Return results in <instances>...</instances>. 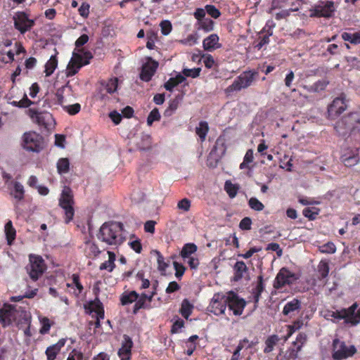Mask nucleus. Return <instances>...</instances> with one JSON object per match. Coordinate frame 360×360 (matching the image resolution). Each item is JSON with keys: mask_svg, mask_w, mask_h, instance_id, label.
<instances>
[{"mask_svg": "<svg viewBox=\"0 0 360 360\" xmlns=\"http://www.w3.org/2000/svg\"><path fill=\"white\" fill-rule=\"evenodd\" d=\"M124 225L122 222H105L97 233L98 239L108 245L119 246L125 240Z\"/></svg>", "mask_w": 360, "mask_h": 360, "instance_id": "f257e3e1", "label": "nucleus"}, {"mask_svg": "<svg viewBox=\"0 0 360 360\" xmlns=\"http://www.w3.org/2000/svg\"><path fill=\"white\" fill-rule=\"evenodd\" d=\"M259 73L256 70H246L238 76L233 82L224 89L226 96H231L234 92H238L250 86L255 81Z\"/></svg>", "mask_w": 360, "mask_h": 360, "instance_id": "f03ea898", "label": "nucleus"}, {"mask_svg": "<svg viewBox=\"0 0 360 360\" xmlns=\"http://www.w3.org/2000/svg\"><path fill=\"white\" fill-rule=\"evenodd\" d=\"M59 206L65 211V222L70 223L74 217V194L70 186H65L62 190L60 198Z\"/></svg>", "mask_w": 360, "mask_h": 360, "instance_id": "7ed1b4c3", "label": "nucleus"}, {"mask_svg": "<svg viewBox=\"0 0 360 360\" xmlns=\"http://www.w3.org/2000/svg\"><path fill=\"white\" fill-rule=\"evenodd\" d=\"M22 310L20 307L17 308L15 305L4 304L0 309V323L4 328L15 323L20 328V323L18 319L22 315Z\"/></svg>", "mask_w": 360, "mask_h": 360, "instance_id": "20e7f679", "label": "nucleus"}, {"mask_svg": "<svg viewBox=\"0 0 360 360\" xmlns=\"http://www.w3.org/2000/svg\"><path fill=\"white\" fill-rule=\"evenodd\" d=\"M22 146L26 150L39 153L44 147V139L35 131L25 132L22 136Z\"/></svg>", "mask_w": 360, "mask_h": 360, "instance_id": "39448f33", "label": "nucleus"}, {"mask_svg": "<svg viewBox=\"0 0 360 360\" xmlns=\"http://www.w3.org/2000/svg\"><path fill=\"white\" fill-rule=\"evenodd\" d=\"M359 123L360 115L357 112H352L338 121L335 129L340 135L345 136L355 129Z\"/></svg>", "mask_w": 360, "mask_h": 360, "instance_id": "423d86ee", "label": "nucleus"}, {"mask_svg": "<svg viewBox=\"0 0 360 360\" xmlns=\"http://www.w3.org/2000/svg\"><path fill=\"white\" fill-rule=\"evenodd\" d=\"M30 264L27 266L26 270L30 278L36 281L41 277L46 269V265L41 256L30 255Z\"/></svg>", "mask_w": 360, "mask_h": 360, "instance_id": "0eeeda50", "label": "nucleus"}, {"mask_svg": "<svg viewBox=\"0 0 360 360\" xmlns=\"http://www.w3.org/2000/svg\"><path fill=\"white\" fill-rule=\"evenodd\" d=\"M333 316L339 319H343L347 323L354 326L360 323V308H358L356 303H354L348 309H342L336 313L333 312Z\"/></svg>", "mask_w": 360, "mask_h": 360, "instance_id": "6e6552de", "label": "nucleus"}, {"mask_svg": "<svg viewBox=\"0 0 360 360\" xmlns=\"http://www.w3.org/2000/svg\"><path fill=\"white\" fill-rule=\"evenodd\" d=\"M282 328L286 333L285 335H271L266 338L263 350L265 354L271 352L278 342H285L292 335V326L285 324Z\"/></svg>", "mask_w": 360, "mask_h": 360, "instance_id": "1a4fd4ad", "label": "nucleus"}, {"mask_svg": "<svg viewBox=\"0 0 360 360\" xmlns=\"http://www.w3.org/2000/svg\"><path fill=\"white\" fill-rule=\"evenodd\" d=\"M14 27L21 34L30 30L34 25V20L29 18L28 14L24 11L16 12L13 17Z\"/></svg>", "mask_w": 360, "mask_h": 360, "instance_id": "9d476101", "label": "nucleus"}, {"mask_svg": "<svg viewBox=\"0 0 360 360\" xmlns=\"http://www.w3.org/2000/svg\"><path fill=\"white\" fill-rule=\"evenodd\" d=\"M27 115L33 122L46 129L49 127L51 122L53 120V116L51 113L39 111L35 108H29L27 110Z\"/></svg>", "mask_w": 360, "mask_h": 360, "instance_id": "9b49d317", "label": "nucleus"}, {"mask_svg": "<svg viewBox=\"0 0 360 360\" xmlns=\"http://www.w3.org/2000/svg\"><path fill=\"white\" fill-rule=\"evenodd\" d=\"M338 4L333 1H320L315 6L312 15L330 18L333 15Z\"/></svg>", "mask_w": 360, "mask_h": 360, "instance_id": "f8f14e48", "label": "nucleus"}, {"mask_svg": "<svg viewBox=\"0 0 360 360\" xmlns=\"http://www.w3.org/2000/svg\"><path fill=\"white\" fill-rule=\"evenodd\" d=\"M356 352L354 346L347 347L345 342L338 339L333 340V357L337 360H342L352 356Z\"/></svg>", "mask_w": 360, "mask_h": 360, "instance_id": "ddd939ff", "label": "nucleus"}, {"mask_svg": "<svg viewBox=\"0 0 360 360\" xmlns=\"http://www.w3.org/2000/svg\"><path fill=\"white\" fill-rule=\"evenodd\" d=\"M227 304V296L216 293L210 303L208 310L214 315L219 316L224 314Z\"/></svg>", "mask_w": 360, "mask_h": 360, "instance_id": "4468645a", "label": "nucleus"}, {"mask_svg": "<svg viewBox=\"0 0 360 360\" xmlns=\"http://www.w3.org/2000/svg\"><path fill=\"white\" fill-rule=\"evenodd\" d=\"M346 96L342 94L340 96L335 98L332 103L328 106V114L330 119H335L339 115L347 109Z\"/></svg>", "mask_w": 360, "mask_h": 360, "instance_id": "2eb2a0df", "label": "nucleus"}, {"mask_svg": "<svg viewBox=\"0 0 360 360\" xmlns=\"http://www.w3.org/2000/svg\"><path fill=\"white\" fill-rule=\"evenodd\" d=\"M227 306L234 315L240 316L243 314V309L246 306V302L244 299L239 297L237 294L230 291L227 296Z\"/></svg>", "mask_w": 360, "mask_h": 360, "instance_id": "dca6fc26", "label": "nucleus"}, {"mask_svg": "<svg viewBox=\"0 0 360 360\" xmlns=\"http://www.w3.org/2000/svg\"><path fill=\"white\" fill-rule=\"evenodd\" d=\"M158 65L159 64L156 60H153L150 57L148 58V61L142 66L140 79L144 82L150 81Z\"/></svg>", "mask_w": 360, "mask_h": 360, "instance_id": "f3484780", "label": "nucleus"}, {"mask_svg": "<svg viewBox=\"0 0 360 360\" xmlns=\"http://www.w3.org/2000/svg\"><path fill=\"white\" fill-rule=\"evenodd\" d=\"M133 345L131 338L127 335H124L122 346L117 352L120 360H130Z\"/></svg>", "mask_w": 360, "mask_h": 360, "instance_id": "a211bd4d", "label": "nucleus"}, {"mask_svg": "<svg viewBox=\"0 0 360 360\" xmlns=\"http://www.w3.org/2000/svg\"><path fill=\"white\" fill-rule=\"evenodd\" d=\"M83 65H84L83 63V56L79 53H73L72 58L67 67V76H74Z\"/></svg>", "mask_w": 360, "mask_h": 360, "instance_id": "6ab92c4d", "label": "nucleus"}, {"mask_svg": "<svg viewBox=\"0 0 360 360\" xmlns=\"http://www.w3.org/2000/svg\"><path fill=\"white\" fill-rule=\"evenodd\" d=\"M292 277V274L290 271L285 268H282L274 280V288L276 289L282 288L286 284H289L290 283V278Z\"/></svg>", "mask_w": 360, "mask_h": 360, "instance_id": "aec40b11", "label": "nucleus"}, {"mask_svg": "<svg viewBox=\"0 0 360 360\" xmlns=\"http://www.w3.org/2000/svg\"><path fill=\"white\" fill-rule=\"evenodd\" d=\"M67 338L60 339L56 344L48 347L45 351L47 360H55L61 349L65 346Z\"/></svg>", "mask_w": 360, "mask_h": 360, "instance_id": "412c9836", "label": "nucleus"}, {"mask_svg": "<svg viewBox=\"0 0 360 360\" xmlns=\"http://www.w3.org/2000/svg\"><path fill=\"white\" fill-rule=\"evenodd\" d=\"M72 92V88L68 82L65 85L57 89L54 98L56 103L62 107L65 106L64 103L67 101L66 96H70Z\"/></svg>", "mask_w": 360, "mask_h": 360, "instance_id": "4be33fe9", "label": "nucleus"}, {"mask_svg": "<svg viewBox=\"0 0 360 360\" xmlns=\"http://www.w3.org/2000/svg\"><path fill=\"white\" fill-rule=\"evenodd\" d=\"M233 281H239L248 274V268L243 261H237L233 267Z\"/></svg>", "mask_w": 360, "mask_h": 360, "instance_id": "5701e85b", "label": "nucleus"}, {"mask_svg": "<svg viewBox=\"0 0 360 360\" xmlns=\"http://www.w3.org/2000/svg\"><path fill=\"white\" fill-rule=\"evenodd\" d=\"M219 38L217 34H212L204 39L202 47L205 51H212L221 48V45L219 42Z\"/></svg>", "mask_w": 360, "mask_h": 360, "instance_id": "b1692460", "label": "nucleus"}, {"mask_svg": "<svg viewBox=\"0 0 360 360\" xmlns=\"http://www.w3.org/2000/svg\"><path fill=\"white\" fill-rule=\"evenodd\" d=\"M90 313H95L96 317L104 318V309L102 302L98 299H95L94 301H91L88 304V307H86Z\"/></svg>", "mask_w": 360, "mask_h": 360, "instance_id": "393cba45", "label": "nucleus"}, {"mask_svg": "<svg viewBox=\"0 0 360 360\" xmlns=\"http://www.w3.org/2000/svg\"><path fill=\"white\" fill-rule=\"evenodd\" d=\"M139 298V293L135 290L124 291L120 297L122 305H128L134 302Z\"/></svg>", "mask_w": 360, "mask_h": 360, "instance_id": "a878e982", "label": "nucleus"}, {"mask_svg": "<svg viewBox=\"0 0 360 360\" xmlns=\"http://www.w3.org/2000/svg\"><path fill=\"white\" fill-rule=\"evenodd\" d=\"M72 279V283H67L66 286L74 289L73 293L75 296L79 297L84 290L83 285L79 280V276L77 274H73Z\"/></svg>", "mask_w": 360, "mask_h": 360, "instance_id": "bb28decb", "label": "nucleus"}, {"mask_svg": "<svg viewBox=\"0 0 360 360\" xmlns=\"http://www.w3.org/2000/svg\"><path fill=\"white\" fill-rule=\"evenodd\" d=\"M4 231L8 245H11L15 239L16 231L13 227V223L11 220H8L5 224Z\"/></svg>", "mask_w": 360, "mask_h": 360, "instance_id": "cd10ccee", "label": "nucleus"}, {"mask_svg": "<svg viewBox=\"0 0 360 360\" xmlns=\"http://www.w3.org/2000/svg\"><path fill=\"white\" fill-rule=\"evenodd\" d=\"M194 306L188 299H184L181 304L179 313L186 319H188L193 312Z\"/></svg>", "mask_w": 360, "mask_h": 360, "instance_id": "c85d7f7f", "label": "nucleus"}, {"mask_svg": "<svg viewBox=\"0 0 360 360\" xmlns=\"http://www.w3.org/2000/svg\"><path fill=\"white\" fill-rule=\"evenodd\" d=\"M264 290V284L263 276L259 275L257 277V285L255 288L252 289V296L254 299V302L257 304L261 297L262 292Z\"/></svg>", "mask_w": 360, "mask_h": 360, "instance_id": "c756f323", "label": "nucleus"}, {"mask_svg": "<svg viewBox=\"0 0 360 360\" xmlns=\"http://www.w3.org/2000/svg\"><path fill=\"white\" fill-rule=\"evenodd\" d=\"M272 34V32H265L264 31H262L259 36L258 39L254 42V48L257 49V50H260L262 49V47L268 44L269 43V37Z\"/></svg>", "mask_w": 360, "mask_h": 360, "instance_id": "7c9ffc66", "label": "nucleus"}, {"mask_svg": "<svg viewBox=\"0 0 360 360\" xmlns=\"http://www.w3.org/2000/svg\"><path fill=\"white\" fill-rule=\"evenodd\" d=\"M101 85L104 87L107 93L110 94H113L117 89L118 79L117 77H112L107 81L102 82Z\"/></svg>", "mask_w": 360, "mask_h": 360, "instance_id": "2f4dec72", "label": "nucleus"}, {"mask_svg": "<svg viewBox=\"0 0 360 360\" xmlns=\"http://www.w3.org/2000/svg\"><path fill=\"white\" fill-rule=\"evenodd\" d=\"M208 131V123L205 121H200L198 127L195 128V133L199 136L201 142L205 141Z\"/></svg>", "mask_w": 360, "mask_h": 360, "instance_id": "473e14b6", "label": "nucleus"}, {"mask_svg": "<svg viewBox=\"0 0 360 360\" xmlns=\"http://www.w3.org/2000/svg\"><path fill=\"white\" fill-rule=\"evenodd\" d=\"M150 308L151 304L147 302L145 299L143 298L141 295L139 294V298L136 300V303L133 307V314H136L141 309H150Z\"/></svg>", "mask_w": 360, "mask_h": 360, "instance_id": "72a5a7b5", "label": "nucleus"}, {"mask_svg": "<svg viewBox=\"0 0 360 360\" xmlns=\"http://www.w3.org/2000/svg\"><path fill=\"white\" fill-rule=\"evenodd\" d=\"M58 65V60L56 56H51L50 59L45 64L44 72L46 77L51 75Z\"/></svg>", "mask_w": 360, "mask_h": 360, "instance_id": "f704fd0d", "label": "nucleus"}, {"mask_svg": "<svg viewBox=\"0 0 360 360\" xmlns=\"http://www.w3.org/2000/svg\"><path fill=\"white\" fill-rule=\"evenodd\" d=\"M56 167L58 174H63L68 173L70 170V161L68 158H60L57 162Z\"/></svg>", "mask_w": 360, "mask_h": 360, "instance_id": "c9c22d12", "label": "nucleus"}, {"mask_svg": "<svg viewBox=\"0 0 360 360\" xmlns=\"http://www.w3.org/2000/svg\"><path fill=\"white\" fill-rule=\"evenodd\" d=\"M13 189L14 193L11 194L13 195V198L16 199L18 201H21L25 198V189L23 186L18 181H15L13 183Z\"/></svg>", "mask_w": 360, "mask_h": 360, "instance_id": "e433bc0d", "label": "nucleus"}, {"mask_svg": "<svg viewBox=\"0 0 360 360\" xmlns=\"http://www.w3.org/2000/svg\"><path fill=\"white\" fill-rule=\"evenodd\" d=\"M198 30H202L205 32H210L214 30V22L210 18H205L198 22Z\"/></svg>", "mask_w": 360, "mask_h": 360, "instance_id": "4c0bfd02", "label": "nucleus"}, {"mask_svg": "<svg viewBox=\"0 0 360 360\" xmlns=\"http://www.w3.org/2000/svg\"><path fill=\"white\" fill-rule=\"evenodd\" d=\"M342 38L344 41H349L354 44H360V31L355 33L343 32Z\"/></svg>", "mask_w": 360, "mask_h": 360, "instance_id": "58836bf2", "label": "nucleus"}, {"mask_svg": "<svg viewBox=\"0 0 360 360\" xmlns=\"http://www.w3.org/2000/svg\"><path fill=\"white\" fill-rule=\"evenodd\" d=\"M239 186L237 184H232L230 181H226L224 184V190L231 198L236 196Z\"/></svg>", "mask_w": 360, "mask_h": 360, "instance_id": "ea45409f", "label": "nucleus"}, {"mask_svg": "<svg viewBox=\"0 0 360 360\" xmlns=\"http://www.w3.org/2000/svg\"><path fill=\"white\" fill-rule=\"evenodd\" d=\"M197 250V246L194 243H186L184 245L181 251V256L185 259L189 257L190 255Z\"/></svg>", "mask_w": 360, "mask_h": 360, "instance_id": "a19ab883", "label": "nucleus"}, {"mask_svg": "<svg viewBox=\"0 0 360 360\" xmlns=\"http://www.w3.org/2000/svg\"><path fill=\"white\" fill-rule=\"evenodd\" d=\"M154 252L157 256L158 269L161 272L165 271L168 264L165 262L163 255L158 250H155Z\"/></svg>", "mask_w": 360, "mask_h": 360, "instance_id": "79ce46f5", "label": "nucleus"}, {"mask_svg": "<svg viewBox=\"0 0 360 360\" xmlns=\"http://www.w3.org/2000/svg\"><path fill=\"white\" fill-rule=\"evenodd\" d=\"M248 205L252 210L257 212L262 211L264 208V204L255 197L249 199Z\"/></svg>", "mask_w": 360, "mask_h": 360, "instance_id": "37998d69", "label": "nucleus"}, {"mask_svg": "<svg viewBox=\"0 0 360 360\" xmlns=\"http://www.w3.org/2000/svg\"><path fill=\"white\" fill-rule=\"evenodd\" d=\"M11 105L18 108H27L31 105L34 104V102L30 100L27 95L25 94L24 97L19 101H13L11 103Z\"/></svg>", "mask_w": 360, "mask_h": 360, "instance_id": "c03bdc74", "label": "nucleus"}, {"mask_svg": "<svg viewBox=\"0 0 360 360\" xmlns=\"http://www.w3.org/2000/svg\"><path fill=\"white\" fill-rule=\"evenodd\" d=\"M160 118L161 116L159 112V110L158 108H155L150 112L147 117V124L148 126H151L154 122L159 121Z\"/></svg>", "mask_w": 360, "mask_h": 360, "instance_id": "a18cd8bd", "label": "nucleus"}, {"mask_svg": "<svg viewBox=\"0 0 360 360\" xmlns=\"http://www.w3.org/2000/svg\"><path fill=\"white\" fill-rule=\"evenodd\" d=\"M319 250L322 253L333 254L336 251V247L333 243L328 242L323 245L319 246Z\"/></svg>", "mask_w": 360, "mask_h": 360, "instance_id": "49530a36", "label": "nucleus"}, {"mask_svg": "<svg viewBox=\"0 0 360 360\" xmlns=\"http://www.w3.org/2000/svg\"><path fill=\"white\" fill-rule=\"evenodd\" d=\"M40 322L41 323V328L39 330V333L41 335H45L49 333L51 327V323L49 318L47 317H43Z\"/></svg>", "mask_w": 360, "mask_h": 360, "instance_id": "de8ad7c7", "label": "nucleus"}, {"mask_svg": "<svg viewBox=\"0 0 360 360\" xmlns=\"http://www.w3.org/2000/svg\"><path fill=\"white\" fill-rule=\"evenodd\" d=\"M179 107V101L176 99L172 100L167 108L164 112L165 117H170Z\"/></svg>", "mask_w": 360, "mask_h": 360, "instance_id": "09e8293b", "label": "nucleus"}, {"mask_svg": "<svg viewBox=\"0 0 360 360\" xmlns=\"http://www.w3.org/2000/svg\"><path fill=\"white\" fill-rule=\"evenodd\" d=\"M200 72V68H195L193 69L184 68L182 70V74L188 77L196 78L199 77Z\"/></svg>", "mask_w": 360, "mask_h": 360, "instance_id": "8fccbe9b", "label": "nucleus"}, {"mask_svg": "<svg viewBox=\"0 0 360 360\" xmlns=\"http://www.w3.org/2000/svg\"><path fill=\"white\" fill-rule=\"evenodd\" d=\"M318 271L322 278H326L328 275L329 266L326 261L321 260L318 265Z\"/></svg>", "mask_w": 360, "mask_h": 360, "instance_id": "3c124183", "label": "nucleus"}, {"mask_svg": "<svg viewBox=\"0 0 360 360\" xmlns=\"http://www.w3.org/2000/svg\"><path fill=\"white\" fill-rule=\"evenodd\" d=\"M328 84L329 81L323 79L316 82L313 86H311V89L313 91L319 92L324 90Z\"/></svg>", "mask_w": 360, "mask_h": 360, "instance_id": "603ef678", "label": "nucleus"}, {"mask_svg": "<svg viewBox=\"0 0 360 360\" xmlns=\"http://www.w3.org/2000/svg\"><path fill=\"white\" fill-rule=\"evenodd\" d=\"M63 110H65L69 115H75L81 110V105L79 103H77L72 105H68L63 106Z\"/></svg>", "mask_w": 360, "mask_h": 360, "instance_id": "864d4df0", "label": "nucleus"}, {"mask_svg": "<svg viewBox=\"0 0 360 360\" xmlns=\"http://www.w3.org/2000/svg\"><path fill=\"white\" fill-rule=\"evenodd\" d=\"M307 342V335L304 333H299L294 342V347H296V352L301 350V347Z\"/></svg>", "mask_w": 360, "mask_h": 360, "instance_id": "5fc2aeb1", "label": "nucleus"}, {"mask_svg": "<svg viewBox=\"0 0 360 360\" xmlns=\"http://www.w3.org/2000/svg\"><path fill=\"white\" fill-rule=\"evenodd\" d=\"M205 8L207 14L214 19L221 15L220 11L214 5H206Z\"/></svg>", "mask_w": 360, "mask_h": 360, "instance_id": "6e6d98bb", "label": "nucleus"}, {"mask_svg": "<svg viewBox=\"0 0 360 360\" xmlns=\"http://www.w3.org/2000/svg\"><path fill=\"white\" fill-rule=\"evenodd\" d=\"M319 210L316 207H307L303 210V214L310 220H313L316 218V216L319 214Z\"/></svg>", "mask_w": 360, "mask_h": 360, "instance_id": "4d7b16f0", "label": "nucleus"}, {"mask_svg": "<svg viewBox=\"0 0 360 360\" xmlns=\"http://www.w3.org/2000/svg\"><path fill=\"white\" fill-rule=\"evenodd\" d=\"M342 160L345 165L347 167H352L355 165L359 162V158L355 155L347 156L346 155H344L342 157Z\"/></svg>", "mask_w": 360, "mask_h": 360, "instance_id": "13d9d810", "label": "nucleus"}, {"mask_svg": "<svg viewBox=\"0 0 360 360\" xmlns=\"http://www.w3.org/2000/svg\"><path fill=\"white\" fill-rule=\"evenodd\" d=\"M160 26L161 28L162 34L164 35L169 34L172 30V23L170 21L167 20L161 21Z\"/></svg>", "mask_w": 360, "mask_h": 360, "instance_id": "bf43d9fd", "label": "nucleus"}, {"mask_svg": "<svg viewBox=\"0 0 360 360\" xmlns=\"http://www.w3.org/2000/svg\"><path fill=\"white\" fill-rule=\"evenodd\" d=\"M201 57L203 58L204 65L207 69L213 68L215 64V61L212 55L203 53Z\"/></svg>", "mask_w": 360, "mask_h": 360, "instance_id": "052dcab7", "label": "nucleus"}, {"mask_svg": "<svg viewBox=\"0 0 360 360\" xmlns=\"http://www.w3.org/2000/svg\"><path fill=\"white\" fill-rule=\"evenodd\" d=\"M184 321L177 317L172 326L171 332L172 333H179V331L184 326Z\"/></svg>", "mask_w": 360, "mask_h": 360, "instance_id": "680f3d73", "label": "nucleus"}, {"mask_svg": "<svg viewBox=\"0 0 360 360\" xmlns=\"http://www.w3.org/2000/svg\"><path fill=\"white\" fill-rule=\"evenodd\" d=\"M252 219L248 217H244L239 223V228L243 231H249L251 229Z\"/></svg>", "mask_w": 360, "mask_h": 360, "instance_id": "e2e57ef3", "label": "nucleus"}, {"mask_svg": "<svg viewBox=\"0 0 360 360\" xmlns=\"http://www.w3.org/2000/svg\"><path fill=\"white\" fill-rule=\"evenodd\" d=\"M83 353L76 349H73L69 354L67 360H83Z\"/></svg>", "mask_w": 360, "mask_h": 360, "instance_id": "0e129e2a", "label": "nucleus"}, {"mask_svg": "<svg viewBox=\"0 0 360 360\" xmlns=\"http://www.w3.org/2000/svg\"><path fill=\"white\" fill-rule=\"evenodd\" d=\"M173 265H174V269L176 271L175 276L177 278H180L181 277H182V276L184 275V274L185 272V270H186L185 267L184 266L183 264H179L177 262H174Z\"/></svg>", "mask_w": 360, "mask_h": 360, "instance_id": "69168bd1", "label": "nucleus"}, {"mask_svg": "<svg viewBox=\"0 0 360 360\" xmlns=\"http://www.w3.org/2000/svg\"><path fill=\"white\" fill-rule=\"evenodd\" d=\"M177 207L184 212H188L191 207V201L187 198H184L178 202Z\"/></svg>", "mask_w": 360, "mask_h": 360, "instance_id": "338daca9", "label": "nucleus"}, {"mask_svg": "<svg viewBox=\"0 0 360 360\" xmlns=\"http://www.w3.org/2000/svg\"><path fill=\"white\" fill-rule=\"evenodd\" d=\"M129 245L136 253H141L142 251V245L139 239L129 242Z\"/></svg>", "mask_w": 360, "mask_h": 360, "instance_id": "774afa93", "label": "nucleus"}]
</instances>
